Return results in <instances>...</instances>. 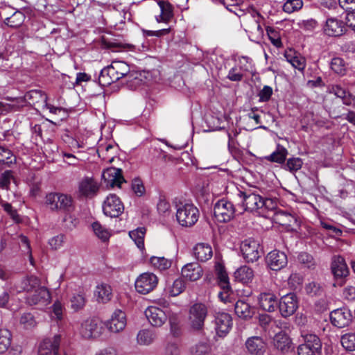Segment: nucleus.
<instances>
[{"mask_svg": "<svg viewBox=\"0 0 355 355\" xmlns=\"http://www.w3.org/2000/svg\"><path fill=\"white\" fill-rule=\"evenodd\" d=\"M235 313L242 319L251 318L254 314L250 305L243 300H238L234 305Z\"/></svg>", "mask_w": 355, "mask_h": 355, "instance_id": "32", "label": "nucleus"}, {"mask_svg": "<svg viewBox=\"0 0 355 355\" xmlns=\"http://www.w3.org/2000/svg\"><path fill=\"white\" fill-rule=\"evenodd\" d=\"M95 234L102 241H105L110 237V233L107 229L103 227L98 222H94L92 225Z\"/></svg>", "mask_w": 355, "mask_h": 355, "instance_id": "51", "label": "nucleus"}, {"mask_svg": "<svg viewBox=\"0 0 355 355\" xmlns=\"http://www.w3.org/2000/svg\"><path fill=\"white\" fill-rule=\"evenodd\" d=\"M1 205L4 211H6L14 220L17 221L19 220V215L17 214V210L13 209L11 204L7 202H1Z\"/></svg>", "mask_w": 355, "mask_h": 355, "instance_id": "62", "label": "nucleus"}, {"mask_svg": "<svg viewBox=\"0 0 355 355\" xmlns=\"http://www.w3.org/2000/svg\"><path fill=\"white\" fill-rule=\"evenodd\" d=\"M145 315L148 322L153 327H161L167 320L165 312L157 306L148 307L145 311Z\"/></svg>", "mask_w": 355, "mask_h": 355, "instance_id": "18", "label": "nucleus"}, {"mask_svg": "<svg viewBox=\"0 0 355 355\" xmlns=\"http://www.w3.org/2000/svg\"><path fill=\"white\" fill-rule=\"evenodd\" d=\"M303 165L302 159L300 157H291L286 160L282 168L292 173L299 171Z\"/></svg>", "mask_w": 355, "mask_h": 355, "instance_id": "44", "label": "nucleus"}, {"mask_svg": "<svg viewBox=\"0 0 355 355\" xmlns=\"http://www.w3.org/2000/svg\"><path fill=\"white\" fill-rule=\"evenodd\" d=\"M287 155L288 150L284 146L278 145L276 150L266 157V159L272 162L284 164Z\"/></svg>", "mask_w": 355, "mask_h": 355, "instance_id": "39", "label": "nucleus"}, {"mask_svg": "<svg viewBox=\"0 0 355 355\" xmlns=\"http://www.w3.org/2000/svg\"><path fill=\"white\" fill-rule=\"evenodd\" d=\"M303 337L304 343L302 344V345L310 347V348L313 349V350L321 353L322 342L317 335L313 334H306L303 336Z\"/></svg>", "mask_w": 355, "mask_h": 355, "instance_id": "40", "label": "nucleus"}, {"mask_svg": "<svg viewBox=\"0 0 355 355\" xmlns=\"http://www.w3.org/2000/svg\"><path fill=\"white\" fill-rule=\"evenodd\" d=\"M102 177L106 187H114L116 186L120 187L121 184L125 182L122 170L115 167H110L104 170Z\"/></svg>", "mask_w": 355, "mask_h": 355, "instance_id": "14", "label": "nucleus"}, {"mask_svg": "<svg viewBox=\"0 0 355 355\" xmlns=\"http://www.w3.org/2000/svg\"><path fill=\"white\" fill-rule=\"evenodd\" d=\"M207 315V308L202 303H196L189 309V321L194 330H200Z\"/></svg>", "mask_w": 355, "mask_h": 355, "instance_id": "5", "label": "nucleus"}, {"mask_svg": "<svg viewBox=\"0 0 355 355\" xmlns=\"http://www.w3.org/2000/svg\"><path fill=\"white\" fill-rule=\"evenodd\" d=\"M214 215L220 223L230 222L234 218L235 207L230 201L220 199L214 205Z\"/></svg>", "mask_w": 355, "mask_h": 355, "instance_id": "4", "label": "nucleus"}, {"mask_svg": "<svg viewBox=\"0 0 355 355\" xmlns=\"http://www.w3.org/2000/svg\"><path fill=\"white\" fill-rule=\"evenodd\" d=\"M86 300L83 294L74 295L71 299V308L74 311L82 309L85 305Z\"/></svg>", "mask_w": 355, "mask_h": 355, "instance_id": "54", "label": "nucleus"}, {"mask_svg": "<svg viewBox=\"0 0 355 355\" xmlns=\"http://www.w3.org/2000/svg\"><path fill=\"white\" fill-rule=\"evenodd\" d=\"M352 320L351 311L347 309H338L331 312V324L338 328H343L349 324Z\"/></svg>", "mask_w": 355, "mask_h": 355, "instance_id": "15", "label": "nucleus"}, {"mask_svg": "<svg viewBox=\"0 0 355 355\" xmlns=\"http://www.w3.org/2000/svg\"><path fill=\"white\" fill-rule=\"evenodd\" d=\"M24 14L19 10H15L12 14L6 19L5 24L11 28H18L24 21Z\"/></svg>", "mask_w": 355, "mask_h": 355, "instance_id": "41", "label": "nucleus"}, {"mask_svg": "<svg viewBox=\"0 0 355 355\" xmlns=\"http://www.w3.org/2000/svg\"><path fill=\"white\" fill-rule=\"evenodd\" d=\"M25 300L26 302L30 306H45L50 302L51 295L46 287L42 286L32 293L27 295Z\"/></svg>", "mask_w": 355, "mask_h": 355, "instance_id": "12", "label": "nucleus"}, {"mask_svg": "<svg viewBox=\"0 0 355 355\" xmlns=\"http://www.w3.org/2000/svg\"><path fill=\"white\" fill-rule=\"evenodd\" d=\"M95 293L97 296L98 301L101 303H106L109 302L112 296L111 286L105 284H102L98 286Z\"/></svg>", "mask_w": 355, "mask_h": 355, "instance_id": "35", "label": "nucleus"}, {"mask_svg": "<svg viewBox=\"0 0 355 355\" xmlns=\"http://www.w3.org/2000/svg\"><path fill=\"white\" fill-rule=\"evenodd\" d=\"M341 344L347 351L355 350V334H346L341 337Z\"/></svg>", "mask_w": 355, "mask_h": 355, "instance_id": "48", "label": "nucleus"}, {"mask_svg": "<svg viewBox=\"0 0 355 355\" xmlns=\"http://www.w3.org/2000/svg\"><path fill=\"white\" fill-rule=\"evenodd\" d=\"M131 187L137 196H142L145 193V187L142 181L139 178H135L132 180Z\"/></svg>", "mask_w": 355, "mask_h": 355, "instance_id": "59", "label": "nucleus"}, {"mask_svg": "<svg viewBox=\"0 0 355 355\" xmlns=\"http://www.w3.org/2000/svg\"><path fill=\"white\" fill-rule=\"evenodd\" d=\"M198 209L193 204L186 203L180 206L176 212L177 220L182 227H191L198 220Z\"/></svg>", "mask_w": 355, "mask_h": 355, "instance_id": "3", "label": "nucleus"}, {"mask_svg": "<svg viewBox=\"0 0 355 355\" xmlns=\"http://www.w3.org/2000/svg\"><path fill=\"white\" fill-rule=\"evenodd\" d=\"M81 336L87 339L96 338L101 334V327L98 320L95 318H89L85 320L80 329Z\"/></svg>", "mask_w": 355, "mask_h": 355, "instance_id": "13", "label": "nucleus"}, {"mask_svg": "<svg viewBox=\"0 0 355 355\" xmlns=\"http://www.w3.org/2000/svg\"><path fill=\"white\" fill-rule=\"evenodd\" d=\"M116 73L112 69L111 65L104 67L99 75L98 83L101 85L106 87L112 83L116 82Z\"/></svg>", "mask_w": 355, "mask_h": 355, "instance_id": "31", "label": "nucleus"}, {"mask_svg": "<svg viewBox=\"0 0 355 355\" xmlns=\"http://www.w3.org/2000/svg\"><path fill=\"white\" fill-rule=\"evenodd\" d=\"M298 355H319L320 352L315 351L310 347L300 345L297 347Z\"/></svg>", "mask_w": 355, "mask_h": 355, "instance_id": "64", "label": "nucleus"}, {"mask_svg": "<svg viewBox=\"0 0 355 355\" xmlns=\"http://www.w3.org/2000/svg\"><path fill=\"white\" fill-rule=\"evenodd\" d=\"M111 67L116 73L115 76L119 80L122 78H126L128 74L130 73V69L129 65L123 61H113L111 63Z\"/></svg>", "mask_w": 355, "mask_h": 355, "instance_id": "36", "label": "nucleus"}, {"mask_svg": "<svg viewBox=\"0 0 355 355\" xmlns=\"http://www.w3.org/2000/svg\"><path fill=\"white\" fill-rule=\"evenodd\" d=\"M99 190L98 182L93 178L85 177L78 184V196L92 198L96 196Z\"/></svg>", "mask_w": 355, "mask_h": 355, "instance_id": "11", "label": "nucleus"}, {"mask_svg": "<svg viewBox=\"0 0 355 355\" xmlns=\"http://www.w3.org/2000/svg\"><path fill=\"white\" fill-rule=\"evenodd\" d=\"M268 267L272 270H280L288 263L286 254L279 250H273L269 252L266 259Z\"/></svg>", "mask_w": 355, "mask_h": 355, "instance_id": "16", "label": "nucleus"}, {"mask_svg": "<svg viewBox=\"0 0 355 355\" xmlns=\"http://www.w3.org/2000/svg\"><path fill=\"white\" fill-rule=\"evenodd\" d=\"M45 203L53 211L71 213L75 208L71 196L60 193L47 194Z\"/></svg>", "mask_w": 355, "mask_h": 355, "instance_id": "2", "label": "nucleus"}, {"mask_svg": "<svg viewBox=\"0 0 355 355\" xmlns=\"http://www.w3.org/2000/svg\"><path fill=\"white\" fill-rule=\"evenodd\" d=\"M215 267L218 282L221 289L225 291L226 293H232L229 282V277L224 266L218 263Z\"/></svg>", "mask_w": 355, "mask_h": 355, "instance_id": "28", "label": "nucleus"}, {"mask_svg": "<svg viewBox=\"0 0 355 355\" xmlns=\"http://www.w3.org/2000/svg\"><path fill=\"white\" fill-rule=\"evenodd\" d=\"M346 31L345 24L342 20L335 17L328 18L324 26V33L331 37L341 36Z\"/></svg>", "mask_w": 355, "mask_h": 355, "instance_id": "17", "label": "nucleus"}, {"mask_svg": "<svg viewBox=\"0 0 355 355\" xmlns=\"http://www.w3.org/2000/svg\"><path fill=\"white\" fill-rule=\"evenodd\" d=\"M331 270L334 278L347 277L349 268L345 259L341 256H334L331 263Z\"/></svg>", "mask_w": 355, "mask_h": 355, "instance_id": "21", "label": "nucleus"}, {"mask_svg": "<svg viewBox=\"0 0 355 355\" xmlns=\"http://www.w3.org/2000/svg\"><path fill=\"white\" fill-rule=\"evenodd\" d=\"M241 251L247 262L257 261L263 254L259 242L251 239H246L241 243Z\"/></svg>", "mask_w": 355, "mask_h": 355, "instance_id": "6", "label": "nucleus"}, {"mask_svg": "<svg viewBox=\"0 0 355 355\" xmlns=\"http://www.w3.org/2000/svg\"><path fill=\"white\" fill-rule=\"evenodd\" d=\"M275 220L276 223L282 226L293 228V226L297 225V218L287 212L280 211L275 213Z\"/></svg>", "mask_w": 355, "mask_h": 355, "instance_id": "30", "label": "nucleus"}, {"mask_svg": "<svg viewBox=\"0 0 355 355\" xmlns=\"http://www.w3.org/2000/svg\"><path fill=\"white\" fill-rule=\"evenodd\" d=\"M15 161L12 152L6 147L0 146V163L10 165Z\"/></svg>", "mask_w": 355, "mask_h": 355, "instance_id": "49", "label": "nucleus"}, {"mask_svg": "<svg viewBox=\"0 0 355 355\" xmlns=\"http://www.w3.org/2000/svg\"><path fill=\"white\" fill-rule=\"evenodd\" d=\"M159 8L161 9V13L158 17H157V21L158 22L164 21L167 22L170 21V19L173 17V6L168 2H166L164 1H159L158 2Z\"/></svg>", "mask_w": 355, "mask_h": 355, "instance_id": "34", "label": "nucleus"}, {"mask_svg": "<svg viewBox=\"0 0 355 355\" xmlns=\"http://www.w3.org/2000/svg\"><path fill=\"white\" fill-rule=\"evenodd\" d=\"M202 273V267L196 262L187 263L182 268V276L192 282L199 279Z\"/></svg>", "mask_w": 355, "mask_h": 355, "instance_id": "23", "label": "nucleus"}, {"mask_svg": "<svg viewBox=\"0 0 355 355\" xmlns=\"http://www.w3.org/2000/svg\"><path fill=\"white\" fill-rule=\"evenodd\" d=\"M278 307L282 317L293 315L298 308V300L295 294L288 293L281 297Z\"/></svg>", "mask_w": 355, "mask_h": 355, "instance_id": "9", "label": "nucleus"}, {"mask_svg": "<svg viewBox=\"0 0 355 355\" xmlns=\"http://www.w3.org/2000/svg\"><path fill=\"white\" fill-rule=\"evenodd\" d=\"M258 300L260 306L266 311L273 312L277 307V298L273 293H261Z\"/></svg>", "mask_w": 355, "mask_h": 355, "instance_id": "24", "label": "nucleus"}, {"mask_svg": "<svg viewBox=\"0 0 355 355\" xmlns=\"http://www.w3.org/2000/svg\"><path fill=\"white\" fill-rule=\"evenodd\" d=\"M305 291L306 294L311 297L321 296L324 294V288L320 284L315 282L306 284Z\"/></svg>", "mask_w": 355, "mask_h": 355, "instance_id": "46", "label": "nucleus"}, {"mask_svg": "<svg viewBox=\"0 0 355 355\" xmlns=\"http://www.w3.org/2000/svg\"><path fill=\"white\" fill-rule=\"evenodd\" d=\"M331 69L338 74H344L345 64L344 60L340 58H334L331 62Z\"/></svg>", "mask_w": 355, "mask_h": 355, "instance_id": "55", "label": "nucleus"}, {"mask_svg": "<svg viewBox=\"0 0 355 355\" xmlns=\"http://www.w3.org/2000/svg\"><path fill=\"white\" fill-rule=\"evenodd\" d=\"M211 351V347L207 342H200L191 349L192 355H207Z\"/></svg>", "mask_w": 355, "mask_h": 355, "instance_id": "50", "label": "nucleus"}, {"mask_svg": "<svg viewBox=\"0 0 355 355\" xmlns=\"http://www.w3.org/2000/svg\"><path fill=\"white\" fill-rule=\"evenodd\" d=\"M24 98L30 105L47 106L48 97L40 90L29 91L25 94Z\"/></svg>", "mask_w": 355, "mask_h": 355, "instance_id": "26", "label": "nucleus"}, {"mask_svg": "<svg viewBox=\"0 0 355 355\" xmlns=\"http://www.w3.org/2000/svg\"><path fill=\"white\" fill-rule=\"evenodd\" d=\"M236 279L243 284L251 282L254 278V272L252 269L247 266H243L238 268L234 272Z\"/></svg>", "mask_w": 355, "mask_h": 355, "instance_id": "33", "label": "nucleus"}, {"mask_svg": "<svg viewBox=\"0 0 355 355\" xmlns=\"http://www.w3.org/2000/svg\"><path fill=\"white\" fill-rule=\"evenodd\" d=\"M19 322L25 329H31L36 325L35 317L31 313L22 314Z\"/></svg>", "mask_w": 355, "mask_h": 355, "instance_id": "52", "label": "nucleus"}, {"mask_svg": "<svg viewBox=\"0 0 355 355\" xmlns=\"http://www.w3.org/2000/svg\"><path fill=\"white\" fill-rule=\"evenodd\" d=\"M288 282L292 288L297 289L302 284L303 277L298 273H292L290 275Z\"/></svg>", "mask_w": 355, "mask_h": 355, "instance_id": "58", "label": "nucleus"}, {"mask_svg": "<svg viewBox=\"0 0 355 355\" xmlns=\"http://www.w3.org/2000/svg\"><path fill=\"white\" fill-rule=\"evenodd\" d=\"M40 287H42L40 280L35 276L27 277L21 282V288L27 293V295L32 293Z\"/></svg>", "mask_w": 355, "mask_h": 355, "instance_id": "37", "label": "nucleus"}, {"mask_svg": "<svg viewBox=\"0 0 355 355\" xmlns=\"http://www.w3.org/2000/svg\"><path fill=\"white\" fill-rule=\"evenodd\" d=\"M157 277L151 272H144L140 275L135 282L136 291L141 294L151 292L157 285Z\"/></svg>", "mask_w": 355, "mask_h": 355, "instance_id": "8", "label": "nucleus"}, {"mask_svg": "<svg viewBox=\"0 0 355 355\" xmlns=\"http://www.w3.org/2000/svg\"><path fill=\"white\" fill-rule=\"evenodd\" d=\"M245 347L250 355H263L266 349V343L259 336H252L247 339Z\"/></svg>", "mask_w": 355, "mask_h": 355, "instance_id": "22", "label": "nucleus"}, {"mask_svg": "<svg viewBox=\"0 0 355 355\" xmlns=\"http://www.w3.org/2000/svg\"><path fill=\"white\" fill-rule=\"evenodd\" d=\"M274 346L282 352H288L291 346V340L284 331L276 334L273 338Z\"/></svg>", "mask_w": 355, "mask_h": 355, "instance_id": "27", "label": "nucleus"}, {"mask_svg": "<svg viewBox=\"0 0 355 355\" xmlns=\"http://www.w3.org/2000/svg\"><path fill=\"white\" fill-rule=\"evenodd\" d=\"M329 92L336 95L338 98H341L343 103L345 105L349 106L355 101V96L339 85H330L329 87Z\"/></svg>", "mask_w": 355, "mask_h": 355, "instance_id": "25", "label": "nucleus"}, {"mask_svg": "<svg viewBox=\"0 0 355 355\" xmlns=\"http://www.w3.org/2000/svg\"><path fill=\"white\" fill-rule=\"evenodd\" d=\"M289 62L293 67L300 71H302L306 66V60L303 57L294 56L289 60Z\"/></svg>", "mask_w": 355, "mask_h": 355, "instance_id": "61", "label": "nucleus"}, {"mask_svg": "<svg viewBox=\"0 0 355 355\" xmlns=\"http://www.w3.org/2000/svg\"><path fill=\"white\" fill-rule=\"evenodd\" d=\"M238 195L245 211H254L263 208V204L261 202L260 195L254 193H248L241 191Z\"/></svg>", "mask_w": 355, "mask_h": 355, "instance_id": "10", "label": "nucleus"}, {"mask_svg": "<svg viewBox=\"0 0 355 355\" xmlns=\"http://www.w3.org/2000/svg\"><path fill=\"white\" fill-rule=\"evenodd\" d=\"M126 78V86L131 90H135L142 85L143 80L137 72H130Z\"/></svg>", "mask_w": 355, "mask_h": 355, "instance_id": "43", "label": "nucleus"}, {"mask_svg": "<svg viewBox=\"0 0 355 355\" xmlns=\"http://www.w3.org/2000/svg\"><path fill=\"white\" fill-rule=\"evenodd\" d=\"M303 6L302 0H287L284 4V10L286 12L291 13L295 10H300Z\"/></svg>", "mask_w": 355, "mask_h": 355, "instance_id": "56", "label": "nucleus"}, {"mask_svg": "<svg viewBox=\"0 0 355 355\" xmlns=\"http://www.w3.org/2000/svg\"><path fill=\"white\" fill-rule=\"evenodd\" d=\"M196 258L200 261H206L213 255L211 247L207 243H198L193 248Z\"/></svg>", "mask_w": 355, "mask_h": 355, "instance_id": "29", "label": "nucleus"}, {"mask_svg": "<svg viewBox=\"0 0 355 355\" xmlns=\"http://www.w3.org/2000/svg\"><path fill=\"white\" fill-rule=\"evenodd\" d=\"M220 1L228 10L234 12L241 19V26L248 33L251 40L256 41L263 37V29L261 26V21L263 18L257 10L249 8L245 11L236 4H228L226 0H220Z\"/></svg>", "mask_w": 355, "mask_h": 355, "instance_id": "1", "label": "nucleus"}, {"mask_svg": "<svg viewBox=\"0 0 355 355\" xmlns=\"http://www.w3.org/2000/svg\"><path fill=\"white\" fill-rule=\"evenodd\" d=\"M184 288L185 284L184 281L182 279H177L170 288V295L173 297L178 296L184 291Z\"/></svg>", "mask_w": 355, "mask_h": 355, "instance_id": "53", "label": "nucleus"}, {"mask_svg": "<svg viewBox=\"0 0 355 355\" xmlns=\"http://www.w3.org/2000/svg\"><path fill=\"white\" fill-rule=\"evenodd\" d=\"M272 89L271 87L265 85L258 94L260 102H268L272 94Z\"/></svg>", "mask_w": 355, "mask_h": 355, "instance_id": "60", "label": "nucleus"}, {"mask_svg": "<svg viewBox=\"0 0 355 355\" xmlns=\"http://www.w3.org/2000/svg\"><path fill=\"white\" fill-rule=\"evenodd\" d=\"M64 240V235L60 234L50 239L49 243L52 249L57 250L62 245Z\"/></svg>", "mask_w": 355, "mask_h": 355, "instance_id": "63", "label": "nucleus"}, {"mask_svg": "<svg viewBox=\"0 0 355 355\" xmlns=\"http://www.w3.org/2000/svg\"><path fill=\"white\" fill-rule=\"evenodd\" d=\"M155 338V332L149 329L141 330L137 334V341L141 345H150Z\"/></svg>", "mask_w": 355, "mask_h": 355, "instance_id": "45", "label": "nucleus"}, {"mask_svg": "<svg viewBox=\"0 0 355 355\" xmlns=\"http://www.w3.org/2000/svg\"><path fill=\"white\" fill-rule=\"evenodd\" d=\"M298 261L307 268H311L315 266L313 258L306 252H301L298 255Z\"/></svg>", "mask_w": 355, "mask_h": 355, "instance_id": "57", "label": "nucleus"}, {"mask_svg": "<svg viewBox=\"0 0 355 355\" xmlns=\"http://www.w3.org/2000/svg\"><path fill=\"white\" fill-rule=\"evenodd\" d=\"M12 336L7 329H0V354L6 352L12 344Z\"/></svg>", "mask_w": 355, "mask_h": 355, "instance_id": "38", "label": "nucleus"}, {"mask_svg": "<svg viewBox=\"0 0 355 355\" xmlns=\"http://www.w3.org/2000/svg\"><path fill=\"white\" fill-rule=\"evenodd\" d=\"M150 263L160 270L169 268L171 266V261L164 257H152Z\"/></svg>", "mask_w": 355, "mask_h": 355, "instance_id": "47", "label": "nucleus"}, {"mask_svg": "<svg viewBox=\"0 0 355 355\" xmlns=\"http://www.w3.org/2000/svg\"><path fill=\"white\" fill-rule=\"evenodd\" d=\"M103 211L107 216L117 218L123 213L124 206L116 195L110 194L103 202Z\"/></svg>", "mask_w": 355, "mask_h": 355, "instance_id": "7", "label": "nucleus"}, {"mask_svg": "<svg viewBox=\"0 0 355 355\" xmlns=\"http://www.w3.org/2000/svg\"><path fill=\"white\" fill-rule=\"evenodd\" d=\"M126 325L125 314L121 310H116L109 321H107L106 326L112 332L117 333L122 331Z\"/></svg>", "mask_w": 355, "mask_h": 355, "instance_id": "19", "label": "nucleus"}, {"mask_svg": "<svg viewBox=\"0 0 355 355\" xmlns=\"http://www.w3.org/2000/svg\"><path fill=\"white\" fill-rule=\"evenodd\" d=\"M216 330L217 334L222 337L225 336L232 327V317L226 313H219L215 318Z\"/></svg>", "mask_w": 355, "mask_h": 355, "instance_id": "20", "label": "nucleus"}, {"mask_svg": "<svg viewBox=\"0 0 355 355\" xmlns=\"http://www.w3.org/2000/svg\"><path fill=\"white\" fill-rule=\"evenodd\" d=\"M146 229L144 227H139L135 230L129 232L130 237L135 241L137 246L140 249L144 248V236Z\"/></svg>", "mask_w": 355, "mask_h": 355, "instance_id": "42", "label": "nucleus"}]
</instances>
